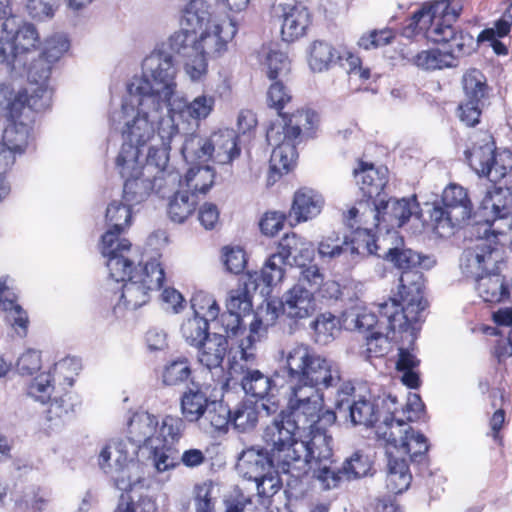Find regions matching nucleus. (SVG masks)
<instances>
[{
	"label": "nucleus",
	"instance_id": "obj_16",
	"mask_svg": "<svg viewBox=\"0 0 512 512\" xmlns=\"http://www.w3.org/2000/svg\"><path fill=\"white\" fill-rule=\"evenodd\" d=\"M215 99L211 95L201 94L192 101L184 98H172L166 104L168 113L165 118H171L173 124L181 130H192L199 126L213 111Z\"/></svg>",
	"mask_w": 512,
	"mask_h": 512
},
{
	"label": "nucleus",
	"instance_id": "obj_17",
	"mask_svg": "<svg viewBox=\"0 0 512 512\" xmlns=\"http://www.w3.org/2000/svg\"><path fill=\"white\" fill-rule=\"evenodd\" d=\"M265 444L270 450V456L262 449L251 447L240 454L236 465L243 477L256 482L258 493H266V482L274 481V477L269 475L273 466L278 473L285 474L273 456L272 445Z\"/></svg>",
	"mask_w": 512,
	"mask_h": 512
},
{
	"label": "nucleus",
	"instance_id": "obj_50",
	"mask_svg": "<svg viewBox=\"0 0 512 512\" xmlns=\"http://www.w3.org/2000/svg\"><path fill=\"white\" fill-rule=\"evenodd\" d=\"M131 207L127 202L112 201L106 209V223L109 226L106 232L115 233L116 241H119L120 234L130 223Z\"/></svg>",
	"mask_w": 512,
	"mask_h": 512
},
{
	"label": "nucleus",
	"instance_id": "obj_38",
	"mask_svg": "<svg viewBox=\"0 0 512 512\" xmlns=\"http://www.w3.org/2000/svg\"><path fill=\"white\" fill-rule=\"evenodd\" d=\"M500 182L503 185L489 191L482 201V210L486 212L485 215L490 214L491 218L512 213V183L506 177Z\"/></svg>",
	"mask_w": 512,
	"mask_h": 512
},
{
	"label": "nucleus",
	"instance_id": "obj_15",
	"mask_svg": "<svg viewBox=\"0 0 512 512\" xmlns=\"http://www.w3.org/2000/svg\"><path fill=\"white\" fill-rule=\"evenodd\" d=\"M334 404L338 411L348 414L353 425L368 427L378 421L375 407L379 404L357 393L350 381L342 382L337 388Z\"/></svg>",
	"mask_w": 512,
	"mask_h": 512
},
{
	"label": "nucleus",
	"instance_id": "obj_35",
	"mask_svg": "<svg viewBox=\"0 0 512 512\" xmlns=\"http://www.w3.org/2000/svg\"><path fill=\"white\" fill-rule=\"evenodd\" d=\"M410 428L403 418L393 419L389 416H384L383 420L376 427V435L378 440L385 446L386 455L398 453L399 444L406 437Z\"/></svg>",
	"mask_w": 512,
	"mask_h": 512
},
{
	"label": "nucleus",
	"instance_id": "obj_36",
	"mask_svg": "<svg viewBox=\"0 0 512 512\" xmlns=\"http://www.w3.org/2000/svg\"><path fill=\"white\" fill-rule=\"evenodd\" d=\"M212 401L201 387L188 388L181 397L180 408L183 418L187 422L198 424Z\"/></svg>",
	"mask_w": 512,
	"mask_h": 512
},
{
	"label": "nucleus",
	"instance_id": "obj_25",
	"mask_svg": "<svg viewBox=\"0 0 512 512\" xmlns=\"http://www.w3.org/2000/svg\"><path fill=\"white\" fill-rule=\"evenodd\" d=\"M278 316L279 309L271 302L267 304L265 309L256 314L255 319L250 323L247 335L241 338L238 343L242 360L245 362L255 360L256 343L260 341L268 327L275 324Z\"/></svg>",
	"mask_w": 512,
	"mask_h": 512
},
{
	"label": "nucleus",
	"instance_id": "obj_2",
	"mask_svg": "<svg viewBox=\"0 0 512 512\" xmlns=\"http://www.w3.org/2000/svg\"><path fill=\"white\" fill-rule=\"evenodd\" d=\"M396 231L387 230L381 243H373L375 251L372 253L382 257L402 270L399 278V295L401 301L394 298L382 302L379 311L387 318L390 327H402L407 321H419L426 307L423 298V275L421 269H429L434 260L429 256H422L415 251L403 248V243Z\"/></svg>",
	"mask_w": 512,
	"mask_h": 512
},
{
	"label": "nucleus",
	"instance_id": "obj_58",
	"mask_svg": "<svg viewBox=\"0 0 512 512\" xmlns=\"http://www.w3.org/2000/svg\"><path fill=\"white\" fill-rule=\"evenodd\" d=\"M338 58L335 49L323 41H315L309 49L308 63L314 72H323Z\"/></svg>",
	"mask_w": 512,
	"mask_h": 512
},
{
	"label": "nucleus",
	"instance_id": "obj_20",
	"mask_svg": "<svg viewBox=\"0 0 512 512\" xmlns=\"http://www.w3.org/2000/svg\"><path fill=\"white\" fill-rule=\"evenodd\" d=\"M382 303H379L377 305V308L379 309V306ZM379 313V319L377 318L376 314L369 311L366 307L362 306H353L349 309H347L343 315H342V323L345 329L348 330H358V331H370L372 329L374 330H398V332L406 333L408 337L410 338V341H414L416 338V331L417 328L415 327V324L418 321H407L402 327L400 326H394L390 327L387 322V318L382 316L380 311Z\"/></svg>",
	"mask_w": 512,
	"mask_h": 512
},
{
	"label": "nucleus",
	"instance_id": "obj_13",
	"mask_svg": "<svg viewBox=\"0 0 512 512\" xmlns=\"http://www.w3.org/2000/svg\"><path fill=\"white\" fill-rule=\"evenodd\" d=\"M381 199H374L370 202V199L360 201L357 206L352 207L348 211L347 221L351 228L355 227L356 223L362 225L357 226L354 232V236L351 239V243H356L357 246H353L352 251L360 250L366 251L367 254L373 253L375 248L373 243H381L382 239L377 238L372 234L373 228L380 225L382 221V208Z\"/></svg>",
	"mask_w": 512,
	"mask_h": 512
},
{
	"label": "nucleus",
	"instance_id": "obj_23",
	"mask_svg": "<svg viewBox=\"0 0 512 512\" xmlns=\"http://www.w3.org/2000/svg\"><path fill=\"white\" fill-rule=\"evenodd\" d=\"M3 31L12 41L16 53L27 65L29 56L34 53L40 45V36L36 27L22 21L14 16L7 18L2 24Z\"/></svg>",
	"mask_w": 512,
	"mask_h": 512
},
{
	"label": "nucleus",
	"instance_id": "obj_44",
	"mask_svg": "<svg viewBox=\"0 0 512 512\" xmlns=\"http://www.w3.org/2000/svg\"><path fill=\"white\" fill-rule=\"evenodd\" d=\"M149 448L148 461L156 473L169 472L180 465L178 450L170 444L154 442Z\"/></svg>",
	"mask_w": 512,
	"mask_h": 512
},
{
	"label": "nucleus",
	"instance_id": "obj_37",
	"mask_svg": "<svg viewBox=\"0 0 512 512\" xmlns=\"http://www.w3.org/2000/svg\"><path fill=\"white\" fill-rule=\"evenodd\" d=\"M196 348L199 363L211 370L221 366L228 352V341L224 335L214 333Z\"/></svg>",
	"mask_w": 512,
	"mask_h": 512
},
{
	"label": "nucleus",
	"instance_id": "obj_3",
	"mask_svg": "<svg viewBox=\"0 0 512 512\" xmlns=\"http://www.w3.org/2000/svg\"><path fill=\"white\" fill-rule=\"evenodd\" d=\"M460 12L461 6L455 0H436L414 14L415 24L426 30L427 39L434 43L449 44L447 51L431 49L418 53L413 59L417 67L424 70L453 67L459 56L470 53L473 37L457 31L453 26Z\"/></svg>",
	"mask_w": 512,
	"mask_h": 512
},
{
	"label": "nucleus",
	"instance_id": "obj_33",
	"mask_svg": "<svg viewBox=\"0 0 512 512\" xmlns=\"http://www.w3.org/2000/svg\"><path fill=\"white\" fill-rule=\"evenodd\" d=\"M237 139L235 131L231 129L212 133L210 135V160L218 164H228L239 157L240 148Z\"/></svg>",
	"mask_w": 512,
	"mask_h": 512
},
{
	"label": "nucleus",
	"instance_id": "obj_53",
	"mask_svg": "<svg viewBox=\"0 0 512 512\" xmlns=\"http://www.w3.org/2000/svg\"><path fill=\"white\" fill-rule=\"evenodd\" d=\"M48 494L39 488H29L16 501L13 512H50Z\"/></svg>",
	"mask_w": 512,
	"mask_h": 512
},
{
	"label": "nucleus",
	"instance_id": "obj_12",
	"mask_svg": "<svg viewBox=\"0 0 512 512\" xmlns=\"http://www.w3.org/2000/svg\"><path fill=\"white\" fill-rule=\"evenodd\" d=\"M165 279V272L159 259H152L139 270L134 271L124 282L120 302L126 309L136 310L150 300L153 291L158 290Z\"/></svg>",
	"mask_w": 512,
	"mask_h": 512
},
{
	"label": "nucleus",
	"instance_id": "obj_51",
	"mask_svg": "<svg viewBox=\"0 0 512 512\" xmlns=\"http://www.w3.org/2000/svg\"><path fill=\"white\" fill-rule=\"evenodd\" d=\"M11 296H13V294L10 292L6 282L0 281V304L7 312V319L13 326L21 328L23 331L22 335H25L29 322L27 313Z\"/></svg>",
	"mask_w": 512,
	"mask_h": 512
},
{
	"label": "nucleus",
	"instance_id": "obj_60",
	"mask_svg": "<svg viewBox=\"0 0 512 512\" xmlns=\"http://www.w3.org/2000/svg\"><path fill=\"white\" fill-rule=\"evenodd\" d=\"M311 327L314 331L315 342L325 345L331 342L339 332V321L334 315L324 313L311 323Z\"/></svg>",
	"mask_w": 512,
	"mask_h": 512
},
{
	"label": "nucleus",
	"instance_id": "obj_48",
	"mask_svg": "<svg viewBox=\"0 0 512 512\" xmlns=\"http://www.w3.org/2000/svg\"><path fill=\"white\" fill-rule=\"evenodd\" d=\"M242 373L241 386L247 395L260 399L268 395L272 387V380L269 376L259 370L249 368L245 370L242 368Z\"/></svg>",
	"mask_w": 512,
	"mask_h": 512
},
{
	"label": "nucleus",
	"instance_id": "obj_26",
	"mask_svg": "<svg viewBox=\"0 0 512 512\" xmlns=\"http://www.w3.org/2000/svg\"><path fill=\"white\" fill-rule=\"evenodd\" d=\"M282 313L294 321L306 319L316 311V303L311 291L306 287L293 286L282 297Z\"/></svg>",
	"mask_w": 512,
	"mask_h": 512
},
{
	"label": "nucleus",
	"instance_id": "obj_14",
	"mask_svg": "<svg viewBox=\"0 0 512 512\" xmlns=\"http://www.w3.org/2000/svg\"><path fill=\"white\" fill-rule=\"evenodd\" d=\"M502 261V251L496 243L492 244L490 239L481 237L478 242L466 248L460 258V269L464 276L475 280V282L499 268Z\"/></svg>",
	"mask_w": 512,
	"mask_h": 512
},
{
	"label": "nucleus",
	"instance_id": "obj_59",
	"mask_svg": "<svg viewBox=\"0 0 512 512\" xmlns=\"http://www.w3.org/2000/svg\"><path fill=\"white\" fill-rule=\"evenodd\" d=\"M29 137V126L23 122L10 121L3 131V142L14 154L23 152Z\"/></svg>",
	"mask_w": 512,
	"mask_h": 512
},
{
	"label": "nucleus",
	"instance_id": "obj_61",
	"mask_svg": "<svg viewBox=\"0 0 512 512\" xmlns=\"http://www.w3.org/2000/svg\"><path fill=\"white\" fill-rule=\"evenodd\" d=\"M357 246L356 243H351V240L348 242L347 239H341L336 233H332L324 237L319 245H318V253L322 258L334 259L342 254L346 253L348 250L353 254L363 253V250L352 251V247Z\"/></svg>",
	"mask_w": 512,
	"mask_h": 512
},
{
	"label": "nucleus",
	"instance_id": "obj_18",
	"mask_svg": "<svg viewBox=\"0 0 512 512\" xmlns=\"http://www.w3.org/2000/svg\"><path fill=\"white\" fill-rule=\"evenodd\" d=\"M196 10H182L181 28L169 39L173 52L184 57L192 58L198 53V29H202L209 18V12H204L199 6L192 5Z\"/></svg>",
	"mask_w": 512,
	"mask_h": 512
},
{
	"label": "nucleus",
	"instance_id": "obj_52",
	"mask_svg": "<svg viewBox=\"0 0 512 512\" xmlns=\"http://www.w3.org/2000/svg\"><path fill=\"white\" fill-rule=\"evenodd\" d=\"M259 418L258 407L253 402H242L231 411V425L240 433L253 430Z\"/></svg>",
	"mask_w": 512,
	"mask_h": 512
},
{
	"label": "nucleus",
	"instance_id": "obj_31",
	"mask_svg": "<svg viewBox=\"0 0 512 512\" xmlns=\"http://www.w3.org/2000/svg\"><path fill=\"white\" fill-rule=\"evenodd\" d=\"M381 199L382 208V222L387 227H401L404 225L410 217L416 213L418 209V203L415 197L412 198H389L385 199L383 196Z\"/></svg>",
	"mask_w": 512,
	"mask_h": 512
},
{
	"label": "nucleus",
	"instance_id": "obj_11",
	"mask_svg": "<svg viewBox=\"0 0 512 512\" xmlns=\"http://www.w3.org/2000/svg\"><path fill=\"white\" fill-rule=\"evenodd\" d=\"M466 158L479 176H486L495 183L506 177L512 183V153L508 150L495 152V144L490 134L483 133L480 142L466 151Z\"/></svg>",
	"mask_w": 512,
	"mask_h": 512
},
{
	"label": "nucleus",
	"instance_id": "obj_24",
	"mask_svg": "<svg viewBox=\"0 0 512 512\" xmlns=\"http://www.w3.org/2000/svg\"><path fill=\"white\" fill-rule=\"evenodd\" d=\"M278 316L279 309L271 302L267 304L265 309L256 314L255 319L250 323L247 335L241 338L238 343L242 360L245 362L255 360L256 343L260 341L268 327L275 324Z\"/></svg>",
	"mask_w": 512,
	"mask_h": 512
},
{
	"label": "nucleus",
	"instance_id": "obj_6",
	"mask_svg": "<svg viewBox=\"0 0 512 512\" xmlns=\"http://www.w3.org/2000/svg\"><path fill=\"white\" fill-rule=\"evenodd\" d=\"M318 122V116L311 110H298L285 114L273 121L266 132V139L273 147L270 157L272 172L279 175L288 173L297 158L296 146L303 134H310Z\"/></svg>",
	"mask_w": 512,
	"mask_h": 512
},
{
	"label": "nucleus",
	"instance_id": "obj_49",
	"mask_svg": "<svg viewBox=\"0 0 512 512\" xmlns=\"http://www.w3.org/2000/svg\"><path fill=\"white\" fill-rule=\"evenodd\" d=\"M485 222L484 238L490 239V233L497 240V244L512 246V213L487 218Z\"/></svg>",
	"mask_w": 512,
	"mask_h": 512
},
{
	"label": "nucleus",
	"instance_id": "obj_54",
	"mask_svg": "<svg viewBox=\"0 0 512 512\" xmlns=\"http://www.w3.org/2000/svg\"><path fill=\"white\" fill-rule=\"evenodd\" d=\"M463 90L465 100L483 105V100L487 94L486 78L481 71L471 69L463 76Z\"/></svg>",
	"mask_w": 512,
	"mask_h": 512
},
{
	"label": "nucleus",
	"instance_id": "obj_27",
	"mask_svg": "<svg viewBox=\"0 0 512 512\" xmlns=\"http://www.w3.org/2000/svg\"><path fill=\"white\" fill-rule=\"evenodd\" d=\"M159 421L157 416L147 411L133 413L127 424V439L136 443L140 448L141 444L146 447L158 441L157 431Z\"/></svg>",
	"mask_w": 512,
	"mask_h": 512
},
{
	"label": "nucleus",
	"instance_id": "obj_39",
	"mask_svg": "<svg viewBox=\"0 0 512 512\" xmlns=\"http://www.w3.org/2000/svg\"><path fill=\"white\" fill-rule=\"evenodd\" d=\"M277 255L281 256L290 266L299 265L300 260L309 259L312 255L310 242L295 233L285 234L278 243Z\"/></svg>",
	"mask_w": 512,
	"mask_h": 512
},
{
	"label": "nucleus",
	"instance_id": "obj_5",
	"mask_svg": "<svg viewBox=\"0 0 512 512\" xmlns=\"http://www.w3.org/2000/svg\"><path fill=\"white\" fill-rule=\"evenodd\" d=\"M166 104L134 92H127L120 109L109 116L111 127L121 132L126 142L145 146L156 141L159 123L165 118Z\"/></svg>",
	"mask_w": 512,
	"mask_h": 512
},
{
	"label": "nucleus",
	"instance_id": "obj_34",
	"mask_svg": "<svg viewBox=\"0 0 512 512\" xmlns=\"http://www.w3.org/2000/svg\"><path fill=\"white\" fill-rule=\"evenodd\" d=\"M300 268L298 282L294 286L306 287L308 291L312 292L313 296L315 293H320L324 298H337L339 286L334 281H326L324 274L317 265H301Z\"/></svg>",
	"mask_w": 512,
	"mask_h": 512
},
{
	"label": "nucleus",
	"instance_id": "obj_19",
	"mask_svg": "<svg viewBox=\"0 0 512 512\" xmlns=\"http://www.w3.org/2000/svg\"><path fill=\"white\" fill-rule=\"evenodd\" d=\"M237 33L233 19L209 18L202 29H198V53L204 57H217L227 49V44Z\"/></svg>",
	"mask_w": 512,
	"mask_h": 512
},
{
	"label": "nucleus",
	"instance_id": "obj_30",
	"mask_svg": "<svg viewBox=\"0 0 512 512\" xmlns=\"http://www.w3.org/2000/svg\"><path fill=\"white\" fill-rule=\"evenodd\" d=\"M281 36L286 42H292L304 36L310 24L308 10L302 5L282 7Z\"/></svg>",
	"mask_w": 512,
	"mask_h": 512
},
{
	"label": "nucleus",
	"instance_id": "obj_4",
	"mask_svg": "<svg viewBox=\"0 0 512 512\" xmlns=\"http://www.w3.org/2000/svg\"><path fill=\"white\" fill-rule=\"evenodd\" d=\"M326 426L316 425L302 433H291L292 438L272 445L273 456L285 474L294 478L305 475L313 466L330 461L332 437L327 435Z\"/></svg>",
	"mask_w": 512,
	"mask_h": 512
},
{
	"label": "nucleus",
	"instance_id": "obj_1",
	"mask_svg": "<svg viewBox=\"0 0 512 512\" xmlns=\"http://www.w3.org/2000/svg\"><path fill=\"white\" fill-rule=\"evenodd\" d=\"M281 359L288 379L289 416L265 427L262 438L266 443H283L292 438L293 432H306L316 425L331 426L337 418L334 411L325 409L323 389L340 383L339 365L305 344L282 351Z\"/></svg>",
	"mask_w": 512,
	"mask_h": 512
},
{
	"label": "nucleus",
	"instance_id": "obj_10",
	"mask_svg": "<svg viewBox=\"0 0 512 512\" xmlns=\"http://www.w3.org/2000/svg\"><path fill=\"white\" fill-rule=\"evenodd\" d=\"M138 450L136 443L120 438L110 441L100 452L101 469L112 476L115 486L121 491L131 490L138 481L137 477H132Z\"/></svg>",
	"mask_w": 512,
	"mask_h": 512
},
{
	"label": "nucleus",
	"instance_id": "obj_57",
	"mask_svg": "<svg viewBox=\"0 0 512 512\" xmlns=\"http://www.w3.org/2000/svg\"><path fill=\"white\" fill-rule=\"evenodd\" d=\"M287 265L289 264L281 256L276 253L271 254L263 265L260 274H254V282L260 279L267 288L278 285L285 276V266Z\"/></svg>",
	"mask_w": 512,
	"mask_h": 512
},
{
	"label": "nucleus",
	"instance_id": "obj_64",
	"mask_svg": "<svg viewBox=\"0 0 512 512\" xmlns=\"http://www.w3.org/2000/svg\"><path fill=\"white\" fill-rule=\"evenodd\" d=\"M185 430V422L182 418L173 415H166L157 431L158 441L163 444H170L178 441Z\"/></svg>",
	"mask_w": 512,
	"mask_h": 512
},
{
	"label": "nucleus",
	"instance_id": "obj_42",
	"mask_svg": "<svg viewBox=\"0 0 512 512\" xmlns=\"http://www.w3.org/2000/svg\"><path fill=\"white\" fill-rule=\"evenodd\" d=\"M387 458L386 487L391 493L400 494L408 489L412 480L407 462L397 454L387 455Z\"/></svg>",
	"mask_w": 512,
	"mask_h": 512
},
{
	"label": "nucleus",
	"instance_id": "obj_43",
	"mask_svg": "<svg viewBox=\"0 0 512 512\" xmlns=\"http://www.w3.org/2000/svg\"><path fill=\"white\" fill-rule=\"evenodd\" d=\"M476 290L485 302L499 303L509 295L508 287L499 269L489 272L476 281Z\"/></svg>",
	"mask_w": 512,
	"mask_h": 512
},
{
	"label": "nucleus",
	"instance_id": "obj_62",
	"mask_svg": "<svg viewBox=\"0 0 512 512\" xmlns=\"http://www.w3.org/2000/svg\"><path fill=\"white\" fill-rule=\"evenodd\" d=\"M398 360L396 367L402 372L401 381L409 388H416L419 384V377L414 368L418 366L419 360L409 350L399 348Z\"/></svg>",
	"mask_w": 512,
	"mask_h": 512
},
{
	"label": "nucleus",
	"instance_id": "obj_55",
	"mask_svg": "<svg viewBox=\"0 0 512 512\" xmlns=\"http://www.w3.org/2000/svg\"><path fill=\"white\" fill-rule=\"evenodd\" d=\"M180 332L183 339L194 347L201 345L211 335L209 334V324L206 319L194 315L183 321Z\"/></svg>",
	"mask_w": 512,
	"mask_h": 512
},
{
	"label": "nucleus",
	"instance_id": "obj_46",
	"mask_svg": "<svg viewBox=\"0 0 512 512\" xmlns=\"http://www.w3.org/2000/svg\"><path fill=\"white\" fill-rule=\"evenodd\" d=\"M215 173L209 166L191 167L185 175L184 182L180 180L177 186L189 193L205 195L214 183Z\"/></svg>",
	"mask_w": 512,
	"mask_h": 512
},
{
	"label": "nucleus",
	"instance_id": "obj_47",
	"mask_svg": "<svg viewBox=\"0 0 512 512\" xmlns=\"http://www.w3.org/2000/svg\"><path fill=\"white\" fill-rule=\"evenodd\" d=\"M185 134L184 143L181 147V153L187 162H207L211 158L210 152V136L202 138L196 134L188 133L183 130Z\"/></svg>",
	"mask_w": 512,
	"mask_h": 512
},
{
	"label": "nucleus",
	"instance_id": "obj_45",
	"mask_svg": "<svg viewBox=\"0 0 512 512\" xmlns=\"http://www.w3.org/2000/svg\"><path fill=\"white\" fill-rule=\"evenodd\" d=\"M199 197L184 188L178 190L168 204V216L175 223H184L196 210Z\"/></svg>",
	"mask_w": 512,
	"mask_h": 512
},
{
	"label": "nucleus",
	"instance_id": "obj_32",
	"mask_svg": "<svg viewBox=\"0 0 512 512\" xmlns=\"http://www.w3.org/2000/svg\"><path fill=\"white\" fill-rule=\"evenodd\" d=\"M354 175L363 195L368 199L382 198V191L387 184V168H376L372 164L361 163Z\"/></svg>",
	"mask_w": 512,
	"mask_h": 512
},
{
	"label": "nucleus",
	"instance_id": "obj_41",
	"mask_svg": "<svg viewBox=\"0 0 512 512\" xmlns=\"http://www.w3.org/2000/svg\"><path fill=\"white\" fill-rule=\"evenodd\" d=\"M141 145L125 142L116 157V168L125 180L145 175V164L139 160Z\"/></svg>",
	"mask_w": 512,
	"mask_h": 512
},
{
	"label": "nucleus",
	"instance_id": "obj_28",
	"mask_svg": "<svg viewBox=\"0 0 512 512\" xmlns=\"http://www.w3.org/2000/svg\"><path fill=\"white\" fill-rule=\"evenodd\" d=\"M158 182L153 176L146 175L128 178L124 183L123 200L134 206L146 201L153 192L164 196L173 190Z\"/></svg>",
	"mask_w": 512,
	"mask_h": 512
},
{
	"label": "nucleus",
	"instance_id": "obj_40",
	"mask_svg": "<svg viewBox=\"0 0 512 512\" xmlns=\"http://www.w3.org/2000/svg\"><path fill=\"white\" fill-rule=\"evenodd\" d=\"M197 425L208 434L226 433L231 425V410L224 403L213 400Z\"/></svg>",
	"mask_w": 512,
	"mask_h": 512
},
{
	"label": "nucleus",
	"instance_id": "obj_9",
	"mask_svg": "<svg viewBox=\"0 0 512 512\" xmlns=\"http://www.w3.org/2000/svg\"><path fill=\"white\" fill-rule=\"evenodd\" d=\"M180 134V128L173 124L171 118H164L158 127L156 141H150L146 156L145 175L153 176L156 181L165 180L169 189L180 183V174L169 166V151L172 140Z\"/></svg>",
	"mask_w": 512,
	"mask_h": 512
},
{
	"label": "nucleus",
	"instance_id": "obj_29",
	"mask_svg": "<svg viewBox=\"0 0 512 512\" xmlns=\"http://www.w3.org/2000/svg\"><path fill=\"white\" fill-rule=\"evenodd\" d=\"M323 196L312 188L303 187L294 193L290 217L297 223L317 217L324 206Z\"/></svg>",
	"mask_w": 512,
	"mask_h": 512
},
{
	"label": "nucleus",
	"instance_id": "obj_56",
	"mask_svg": "<svg viewBox=\"0 0 512 512\" xmlns=\"http://www.w3.org/2000/svg\"><path fill=\"white\" fill-rule=\"evenodd\" d=\"M71 396L65 394L61 397H54L46 412V421L48 429L56 431L60 429L69 418L73 411V404L70 402Z\"/></svg>",
	"mask_w": 512,
	"mask_h": 512
},
{
	"label": "nucleus",
	"instance_id": "obj_21",
	"mask_svg": "<svg viewBox=\"0 0 512 512\" xmlns=\"http://www.w3.org/2000/svg\"><path fill=\"white\" fill-rule=\"evenodd\" d=\"M101 253L107 259L110 277L116 282L125 281L137 270L132 267L133 261L129 256L131 243L127 239L116 241L112 231L102 236Z\"/></svg>",
	"mask_w": 512,
	"mask_h": 512
},
{
	"label": "nucleus",
	"instance_id": "obj_8",
	"mask_svg": "<svg viewBox=\"0 0 512 512\" xmlns=\"http://www.w3.org/2000/svg\"><path fill=\"white\" fill-rule=\"evenodd\" d=\"M472 210L467 190L456 183L449 184L443 190L441 204H435L430 211L434 231L440 237L453 235L470 219Z\"/></svg>",
	"mask_w": 512,
	"mask_h": 512
},
{
	"label": "nucleus",
	"instance_id": "obj_22",
	"mask_svg": "<svg viewBox=\"0 0 512 512\" xmlns=\"http://www.w3.org/2000/svg\"><path fill=\"white\" fill-rule=\"evenodd\" d=\"M52 64L39 55L27 69L29 90H25L27 106L35 111H41L50 106L51 92L47 81L50 77Z\"/></svg>",
	"mask_w": 512,
	"mask_h": 512
},
{
	"label": "nucleus",
	"instance_id": "obj_63",
	"mask_svg": "<svg viewBox=\"0 0 512 512\" xmlns=\"http://www.w3.org/2000/svg\"><path fill=\"white\" fill-rule=\"evenodd\" d=\"M397 330H373V332L366 337L365 353L368 358L382 357L386 355L391 348L390 333H395Z\"/></svg>",
	"mask_w": 512,
	"mask_h": 512
},
{
	"label": "nucleus",
	"instance_id": "obj_7",
	"mask_svg": "<svg viewBox=\"0 0 512 512\" xmlns=\"http://www.w3.org/2000/svg\"><path fill=\"white\" fill-rule=\"evenodd\" d=\"M177 67L171 54L154 51L142 62L141 76L127 83V92H134L167 104L176 93Z\"/></svg>",
	"mask_w": 512,
	"mask_h": 512
}]
</instances>
